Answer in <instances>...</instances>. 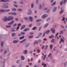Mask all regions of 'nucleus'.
Segmentation results:
<instances>
[{"instance_id":"f257e3e1","label":"nucleus","mask_w":67,"mask_h":67,"mask_svg":"<svg viewBox=\"0 0 67 67\" xmlns=\"http://www.w3.org/2000/svg\"><path fill=\"white\" fill-rule=\"evenodd\" d=\"M42 42V40H39L38 41H35L34 42V44H36L37 45H38V43H41Z\"/></svg>"},{"instance_id":"f03ea898","label":"nucleus","mask_w":67,"mask_h":67,"mask_svg":"<svg viewBox=\"0 0 67 67\" xmlns=\"http://www.w3.org/2000/svg\"><path fill=\"white\" fill-rule=\"evenodd\" d=\"M14 19V18L13 16H9L8 18V21H12Z\"/></svg>"},{"instance_id":"7ed1b4c3","label":"nucleus","mask_w":67,"mask_h":67,"mask_svg":"<svg viewBox=\"0 0 67 67\" xmlns=\"http://www.w3.org/2000/svg\"><path fill=\"white\" fill-rule=\"evenodd\" d=\"M47 17H48V15L44 14L42 16L41 18L42 19H46V18Z\"/></svg>"},{"instance_id":"20e7f679","label":"nucleus","mask_w":67,"mask_h":67,"mask_svg":"<svg viewBox=\"0 0 67 67\" xmlns=\"http://www.w3.org/2000/svg\"><path fill=\"white\" fill-rule=\"evenodd\" d=\"M14 22V20H12L8 24V25H12Z\"/></svg>"},{"instance_id":"39448f33","label":"nucleus","mask_w":67,"mask_h":67,"mask_svg":"<svg viewBox=\"0 0 67 67\" xmlns=\"http://www.w3.org/2000/svg\"><path fill=\"white\" fill-rule=\"evenodd\" d=\"M3 20L4 22H7L8 21V18L6 16L4 17L3 19Z\"/></svg>"},{"instance_id":"423d86ee","label":"nucleus","mask_w":67,"mask_h":67,"mask_svg":"<svg viewBox=\"0 0 67 67\" xmlns=\"http://www.w3.org/2000/svg\"><path fill=\"white\" fill-rule=\"evenodd\" d=\"M28 12L27 13V14L28 15L31 14H32V12L31 10L30 9H29L28 10Z\"/></svg>"},{"instance_id":"0eeeda50","label":"nucleus","mask_w":67,"mask_h":67,"mask_svg":"<svg viewBox=\"0 0 67 67\" xmlns=\"http://www.w3.org/2000/svg\"><path fill=\"white\" fill-rule=\"evenodd\" d=\"M51 31L52 32L53 34H55V29L54 28H52L51 29Z\"/></svg>"},{"instance_id":"6e6552de","label":"nucleus","mask_w":67,"mask_h":67,"mask_svg":"<svg viewBox=\"0 0 67 67\" xmlns=\"http://www.w3.org/2000/svg\"><path fill=\"white\" fill-rule=\"evenodd\" d=\"M19 40H14L13 41V43L14 44H17V43H19Z\"/></svg>"},{"instance_id":"1a4fd4ad","label":"nucleus","mask_w":67,"mask_h":67,"mask_svg":"<svg viewBox=\"0 0 67 67\" xmlns=\"http://www.w3.org/2000/svg\"><path fill=\"white\" fill-rule=\"evenodd\" d=\"M57 7H54L53 9V12H56V10H57Z\"/></svg>"},{"instance_id":"9d476101","label":"nucleus","mask_w":67,"mask_h":67,"mask_svg":"<svg viewBox=\"0 0 67 67\" xmlns=\"http://www.w3.org/2000/svg\"><path fill=\"white\" fill-rule=\"evenodd\" d=\"M23 53L24 54H26V55L27 53V50H24L23 51Z\"/></svg>"},{"instance_id":"9b49d317","label":"nucleus","mask_w":67,"mask_h":67,"mask_svg":"<svg viewBox=\"0 0 67 67\" xmlns=\"http://www.w3.org/2000/svg\"><path fill=\"white\" fill-rule=\"evenodd\" d=\"M1 2H9V0H1Z\"/></svg>"},{"instance_id":"f8f14e48","label":"nucleus","mask_w":67,"mask_h":67,"mask_svg":"<svg viewBox=\"0 0 67 67\" xmlns=\"http://www.w3.org/2000/svg\"><path fill=\"white\" fill-rule=\"evenodd\" d=\"M56 2H54L53 3L51 4V7H53V6H54L56 5Z\"/></svg>"},{"instance_id":"ddd939ff","label":"nucleus","mask_w":67,"mask_h":67,"mask_svg":"<svg viewBox=\"0 0 67 67\" xmlns=\"http://www.w3.org/2000/svg\"><path fill=\"white\" fill-rule=\"evenodd\" d=\"M54 35H51V36H49V38H50V39H53V38H54Z\"/></svg>"},{"instance_id":"4468645a","label":"nucleus","mask_w":67,"mask_h":67,"mask_svg":"<svg viewBox=\"0 0 67 67\" xmlns=\"http://www.w3.org/2000/svg\"><path fill=\"white\" fill-rule=\"evenodd\" d=\"M29 18L30 21H31V22H32L33 21V19H33V17L32 16H29Z\"/></svg>"},{"instance_id":"2eb2a0df","label":"nucleus","mask_w":67,"mask_h":67,"mask_svg":"<svg viewBox=\"0 0 67 67\" xmlns=\"http://www.w3.org/2000/svg\"><path fill=\"white\" fill-rule=\"evenodd\" d=\"M21 59L22 60H24L25 59V57L23 55L21 56Z\"/></svg>"},{"instance_id":"dca6fc26","label":"nucleus","mask_w":67,"mask_h":67,"mask_svg":"<svg viewBox=\"0 0 67 67\" xmlns=\"http://www.w3.org/2000/svg\"><path fill=\"white\" fill-rule=\"evenodd\" d=\"M42 8L43 6H42V5L41 4H39V7L38 8L39 9H41Z\"/></svg>"},{"instance_id":"f3484780","label":"nucleus","mask_w":67,"mask_h":67,"mask_svg":"<svg viewBox=\"0 0 67 67\" xmlns=\"http://www.w3.org/2000/svg\"><path fill=\"white\" fill-rule=\"evenodd\" d=\"M25 27V26L23 25L20 28L21 30H22Z\"/></svg>"},{"instance_id":"a211bd4d","label":"nucleus","mask_w":67,"mask_h":67,"mask_svg":"<svg viewBox=\"0 0 67 67\" xmlns=\"http://www.w3.org/2000/svg\"><path fill=\"white\" fill-rule=\"evenodd\" d=\"M30 31V29L29 28H26L24 30V32H26V31Z\"/></svg>"},{"instance_id":"6ab92c4d","label":"nucleus","mask_w":67,"mask_h":67,"mask_svg":"<svg viewBox=\"0 0 67 67\" xmlns=\"http://www.w3.org/2000/svg\"><path fill=\"white\" fill-rule=\"evenodd\" d=\"M2 8H4L5 9H7L9 8V7L8 6H4L2 7Z\"/></svg>"},{"instance_id":"aec40b11","label":"nucleus","mask_w":67,"mask_h":67,"mask_svg":"<svg viewBox=\"0 0 67 67\" xmlns=\"http://www.w3.org/2000/svg\"><path fill=\"white\" fill-rule=\"evenodd\" d=\"M34 3H32L31 4V8H34Z\"/></svg>"},{"instance_id":"412c9836","label":"nucleus","mask_w":67,"mask_h":67,"mask_svg":"<svg viewBox=\"0 0 67 67\" xmlns=\"http://www.w3.org/2000/svg\"><path fill=\"white\" fill-rule=\"evenodd\" d=\"M23 19H24V20H26V21H27L29 20V18L26 17H24Z\"/></svg>"},{"instance_id":"4be33fe9","label":"nucleus","mask_w":67,"mask_h":67,"mask_svg":"<svg viewBox=\"0 0 67 67\" xmlns=\"http://www.w3.org/2000/svg\"><path fill=\"white\" fill-rule=\"evenodd\" d=\"M24 38V36H23L21 37H19V39L20 40H23Z\"/></svg>"},{"instance_id":"5701e85b","label":"nucleus","mask_w":67,"mask_h":67,"mask_svg":"<svg viewBox=\"0 0 67 67\" xmlns=\"http://www.w3.org/2000/svg\"><path fill=\"white\" fill-rule=\"evenodd\" d=\"M12 37H14V36H15L16 35V34L15 33H13L12 34Z\"/></svg>"},{"instance_id":"b1692460","label":"nucleus","mask_w":67,"mask_h":67,"mask_svg":"<svg viewBox=\"0 0 67 67\" xmlns=\"http://www.w3.org/2000/svg\"><path fill=\"white\" fill-rule=\"evenodd\" d=\"M48 25H49V24H46V25H45L44 27V29L46 28V27H47V26H48Z\"/></svg>"},{"instance_id":"393cba45","label":"nucleus","mask_w":67,"mask_h":67,"mask_svg":"<svg viewBox=\"0 0 67 67\" xmlns=\"http://www.w3.org/2000/svg\"><path fill=\"white\" fill-rule=\"evenodd\" d=\"M10 11V10L9 9L5 10V12H9Z\"/></svg>"},{"instance_id":"a878e982","label":"nucleus","mask_w":67,"mask_h":67,"mask_svg":"<svg viewBox=\"0 0 67 67\" xmlns=\"http://www.w3.org/2000/svg\"><path fill=\"white\" fill-rule=\"evenodd\" d=\"M17 14L16 13L13 12H12V15H16Z\"/></svg>"},{"instance_id":"bb28decb","label":"nucleus","mask_w":67,"mask_h":67,"mask_svg":"<svg viewBox=\"0 0 67 67\" xmlns=\"http://www.w3.org/2000/svg\"><path fill=\"white\" fill-rule=\"evenodd\" d=\"M49 32H50V30H48L47 31H46L45 33L46 34H48Z\"/></svg>"},{"instance_id":"cd10ccee","label":"nucleus","mask_w":67,"mask_h":67,"mask_svg":"<svg viewBox=\"0 0 67 67\" xmlns=\"http://www.w3.org/2000/svg\"><path fill=\"white\" fill-rule=\"evenodd\" d=\"M26 40L24 39L22 41L20 42L19 43H23V42H25V41Z\"/></svg>"},{"instance_id":"c85d7f7f","label":"nucleus","mask_w":67,"mask_h":67,"mask_svg":"<svg viewBox=\"0 0 67 67\" xmlns=\"http://www.w3.org/2000/svg\"><path fill=\"white\" fill-rule=\"evenodd\" d=\"M0 12L3 13L5 12V10L4 9H1L0 10Z\"/></svg>"},{"instance_id":"c756f323","label":"nucleus","mask_w":67,"mask_h":67,"mask_svg":"<svg viewBox=\"0 0 67 67\" xmlns=\"http://www.w3.org/2000/svg\"><path fill=\"white\" fill-rule=\"evenodd\" d=\"M12 11H16V9L13 8H12Z\"/></svg>"},{"instance_id":"7c9ffc66","label":"nucleus","mask_w":67,"mask_h":67,"mask_svg":"<svg viewBox=\"0 0 67 67\" xmlns=\"http://www.w3.org/2000/svg\"><path fill=\"white\" fill-rule=\"evenodd\" d=\"M29 45H30V43L26 44L25 45V47H29Z\"/></svg>"},{"instance_id":"2f4dec72","label":"nucleus","mask_w":67,"mask_h":67,"mask_svg":"<svg viewBox=\"0 0 67 67\" xmlns=\"http://www.w3.org/2000/svg\"><path fill=\"white\" fill-rule=\"evenodd\" d=\"M7 52H8L9 51V49H7L5 51V52H4V53L5 54H6V53H7Z\"/></svg>"},{"instance_id":"473e14b6","label":"nucleus","mask_w":67,"mask_h":67,"mask_svg":"<svg viewBox=\"0 0 67 67\" xmlns=\"http://www.w3.org/2000/svg\"><path fill=\"white\" fill-rule=\"evenodd\" d=\"M6 28H10V27H11V26L10 25L6 26Z\"/></svg>"},{"instance_id":"72a5a7b5","label":"nucleus","mask_w":67,"mask_h":67,"mask_svg":"<svg viewBox=\"0 0 67 67\" xmlns=\"http://www.w3.org/2000/svg\"><path fill=\"white\" fill-rule=\"evenodd\" d=\"M39 2V0H36V4H38Z\"/></svg>"},{"instance_id":"f704fd0d","label":"nucleus","mask_w":67,"mask_h":67,"mask_svg":"<svg viewBox=\"0 0 67 67\" xmlns=\"http://www.w3.org/2000/svg\"><path fill=\"white\" fill-rule=\"evenodd\" d=\"M46 56H47V55H44V57L43 58V60H45V59L46 58Z\"/></svg>"},{"instance_id":"c9c22d12","label":"nucleus","mask_w":67,"mask_h":67,"mask_svg":"<svg viewBox=\"0 0 67 67\" xmlns=\"http://www.w3.org/2000/svg\"><path fill=\"white\" fill-rule=\"evenodd\" d=\"M50 20H51V18H49L47 19L46 20L47 22H48V21H50Z\"/></svg>"},{"instance_id":"e433bc0d","label":"nucleus","mask_w":67,"mask_h":67,"mask_svg":"<svg viewBox=\"0 0 67 67\" xmlns=\"http://www.w3.org/2000/svg\"><path fill=\"white\" fill-rule=\"evenodd\" d=\"M63 33H64L63 31H60V34H63Z\"/></svg>"},{"instance_id":"4c0bfd02","label":"nucleus","mask_w":67,"mask_h":67,"mask_svg":"<svg viewBox=\"0 0 67 67\" xmlns=\"http://www.w3.org/2000/svg\"><path fill=\"white\" fill-rule=\"evenodd\" d=\"M33 37V36H30L29 37V38H32Z\"/></svg>"},{"instance_id":"58836bf2","label":"nucleus","mask_w":67,"mask_h":67,"mask_svg":"<svg viewBox=\"0 0 67 67\" xmlns=\"http://www.w3.org/2000/svg\"><path fill=\"white\" fill-rule=\"evenodd\" d=\"M63 12H64V10H61L59 12L60 14H62V13H63Z\"/></svg>"},{"instance_id":"ea45409f","label":"nucleus","mask_w":67,"mask_h":67,"mask_svg":"<svg viewBox=\"0 0 67 67\" xmlns=\"http://www.w3.org/2000/svg\"><path fill=\"white\" fill-rule=\"evenodd\" d=\"M42 34H43V33L42 32L40 33L38 35V36H39V37L40 36H41Z\"/></svg>"},{"instance_id":"a19ab883","label":"nucleus","mask_w":67,"mask_h":67,"mask_svg":"<svg viewBox=\"0 0 67 67\" xmlns=\"http://www.w3.org/2000/svg\"><path fill=\"white\" fill-rule=\"evenodd\" d=\"M18 11H19V12H21V11H22V9H18Z\"/></svg>"},{"instance_id":"79ce46f5","label":"nucleus","mask_w":67,"mask_h":67,"mask_svg":"<svg viewBox=\"0 0 67 67\" xmlns=\"http://www.w3.org/2000/svg\"><path fill=\"white\" fill-rule=\"evenodd\" d=\"M53 45L52 44L50 45V48L51 49H52L53 48Z\"/></svg>"},{"instance_id":"37998d69","label":"nucleus","mask_w":67,"mask_h":67,"mask_svg":"<svg viewBox=\"0 0 67 67\" xmlns=\"http://www.w3.org/2000/svg\"><path fill=\"white\" fill-rule=\"evenodd\" d=\"M52 55V53H50L48 55V57H50V56Z\"/></svg>"},{"instance_id":"c03bdc74","label":"nucleus","mask_w":67,"mask_h":67,"mask_svg":"<svg viewBox=\"0 0 67 67\" xmlns=\"http://www.w3.org/2000/svg\"><path fill=\"white\" fill-rule=\"evenodd\" d=\"M60 40H61L60 41V42H62V43H63L64 42V40H63V38H61Z\"/></svg>"},{"instance_id":"a18cd8bd","label":"nucleus","mask_w":67,"mask_h":67,"mask_svg":"<svg viewBox=\"0 0 67 67\" xmlns=\"http://www.w3.org/2000/svg\"><path fill=\"white\" fill-rule=\"evenodd\" d=\"M19 3L21 4H24V2L23 1L20 2Z\"/></svg>"},{"instance_id":"49530a36","label":"nucleus","mask_w":67,"mask_h":67,"mask_svg":"<svg viewBox=\"0 0 67 67\" xmlns=\"http://www.w3.org/2000/svg\"><path fill=\"white\" fill-rule=\"evenodd\" d=\"M33 51V50H31V51H30L29 52L30 54H32V53Z\"/></svg>"},{"instance_id":"de8ad7c7","label":"nucleus","mask_w":67,"mask_h":67,"mask_svg":"<svg viewBox=\"0 0 67 67\" xmlns=\"http://www.w3.org/2000/svg\"><path fill=\"white\" fill-rule=\"evenodd\" d=\"M13 6H14V7H15V8H18V7L17 5L15 4H13Z\"/></svg>"},{"instance_id":"09e8293b","label":"nucleus","mask_w":67,"mask_h":67,"mask_svg":"<svg viewBox=\"0 0 67 67\" xmlns=\"http://www.w3.org/2000/svg\"><path fill=\"white\" fill-rule=\"evenodd\" d=\"M15 21H19V19L18 18H15Z\"/></svg>"},{"instance_id":"8fccbe9b","label":"nucleus","mask_w":67,"mask_h":67,"mask_svg":"<svg viewBox=\"0 0 67 67\" xmlns=\"http://www.w3.org/2000/svg\"><path fill=\"white\" fill-rule=\"evenodd\" d=\"M63 3H64V2H63V1H62L60 3V5H62V4H63Z\"/></svg>"},{"instance_id":"3c124183","label":"nucleus","mask_w":67,"mask_h":67,"mask_svg":"<svg viewBox=\"0 0 67 67\" xmlns=\"http://www.w3.org/2000/svg\"><path fill=\"white\" fill-rule=\"evenodd\" d=\"M36 29V27H35L33 28L32 29V30H35Z\"/></svg>"},{"instance_id":"603ef678","label":"nucleus","mask_w":67,"mask_h":67,"mask_svg":"<svg viewBox=\"0 0 67 67\" xmlns=\"http://www.w3.org/2000/svg\"><path fill=\"white\" fill-rule=\"evenodd\" d=\"M44 48H45V45H43V46L41 48V49H44Z\"/></svg>"},{"instance_id":"864d4df0","label":"nucleus","mask_w":67,"mask_h":67,"mask_svg":"<svg viewBox=\"0 0 67 67\" xmlns=\"http://www.w3.org/2000/svg\"><path fill=\"white\" fill-rule=\"evenodd\" d=\"M32 24H31L29 25V27H32Z\"/></svg>"},{"instance_id":"5fc2aeb1","label":"nucleus","mask_w":67,"mask_h":67,"mask_svg":"<svg viewBox=\"0 0 67 67\" xmlns=\"http://www.w3.org/2000/svg\"><path fill=\"white\" fill-rule=\"evenodd\" d=\"M41 21V20H37L36 21V22H37V23L38 22H40V21Z\"/></svg>"},{"instance_id":"6e6d98bb","label":"nucleus","mask_w":67,"mask_h":67,"mask_svg":"<svg viewBox=\"0 0 67 67\" xmlns=\"http://www.w3.org/2000/svg\"><path fill=\"white\" fill-rule=\"evenodd\" d=\"M67 0H64V1H63V3L64 4H65V3H66V2L67 1Z\"/></svg>"},{"instance_id":"4d7b16f0","label":"nucleus","mask_w":67,"mask_h":67,"mask_svg":"<svg viewBox=\"0 0 67 67\" xmlns=\"http://www.w3.org/2000/svg\"><path fill=\"white\" fill-rule=\"evenodd\" d=\"M64 66L65 67H66V66H67V62L65 63L64 64Z\"/></svg>"},{"instance_id":"13d9d810","label":"nucleus","mask_w":67,"mask_h":67,"mask_svg":"<svg viewBox=\"0 0 67 67\" xmlns=\"http://www.w3.org/2000/svg\"><path fill=\"white\" fill-rule=\"evenodd\" d=\"M41 25V23H38L37 24V26H40Z\"/></svg>"},{"instance_id":"bf43d9fd","label":"nucleus","mask_w":67,"mask_h":67,"mask_svg":"<svg viewBox=\"0 0 67 67\" xmlns=\"http://www.w3.org/2000/svg\"><path fill=\"white\" fill-rule=\"evenodd\" d=\"M3 46V42H2L1 44V46L2 47Z\"/></svg>"},{"instance_id":"052dcab7","label":"nucleus","mask_w":67,"mask_h":67,"mask_svg":"<svg viewBox=\"0 0 67 67\" xmlns=\"http://www.w3.org/2000/svg\"><path fill=\"white\" fill-rule=\"evenodd\" d=\"M17 25V24H15L14 25H13V27H15V26H16Z\"/></svg>"},{"instance_id":"680f3d73","label":"nucleus","mask_w":67,"mask_h":67,"mask_svg":"<svg viewBox=\"0 0 67 67\" xmlns=\"http://www.w3.org/2000/svg\"><path fill=\"white\" fill-rule=\"evenodd\" d=\"M21 34H22V35H24V34H25V32H21Z\"/></svg>"},{"instance_id":"e2e57ef3","label":"nucleus","mask_w":67,"mask_h":67,"mask_svg":"<svg viewBox=\"0 0 67 67\" xmlns=\"http://www.w3.org/2000/svg\"><path fill=\"white\" fill-rule=\"evenodd\" d=\"M58 35V33H57V34H56L55 36V37H56L57 36V35Z\"/></svg>"},{"instance_id":"0e129e2a","label":"nucleus","mask_w":67,"mask_h":67,"mask_svg":"<svg viewBox=\"0 0 67 67\" xmlns=\"http://www.w3.org/2000/svg\"><path fill=\"white\" fill-rule=\"evenodd\" d=\"M51 42H52V43L54 42H55V40L54 39H52V40Z\"/></svg>"},{"instance_id":"69168bd1","label":"nucleus","mask_w":67,"mask_h":67,"mask_svg":"<svg viewBox=\"0 0 67 67\" xmlns=\"http://www.w3.org/2000/svg\"><path fill=\"white\" fill-rule=\"evenodd\" d=\"M48 46H46V47H45V49H46L47 48H48Z\"/></svg>"},{"instance_id":"338daca9","label":"nucleus","mask_w":67,"mask_h":67,"mask_svg":"<svg viewBox=\"0 0 67 67\" xmlns=\"http://www.w3.org/2000/svg\"><path fill=\"white\" fill-rule=\"evenodd\" d=\"M19 62H20V60H18L16 61V63L18 64V63H19Z\"/></svg>"},{"instance_id":"774afa93","label":"nucleus","mask_w":67,"mask_h":67,"mask_svg":"<svg viewBox=\"0 0 67 67\" xmlns=\"http://www.w3.org/2000/svg\"><path fill=\"white\" fill-rule=\"evenodd\" d=\"M33 34H34V33L33 32H31L30 33V35H33Z\"/></svg>"}]
</instances>
